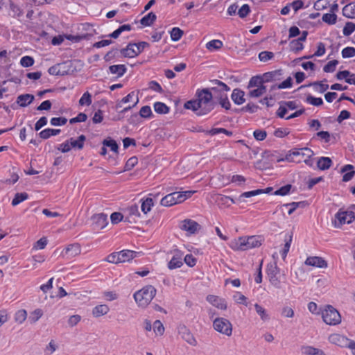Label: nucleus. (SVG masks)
Here are the masks:
<instances>
[{
    "label": "nucleus",
    "instance_id": "f257e3e1",
    "mask_svg": "<svg viewBox=\"0 0 355 355\" xmlns=\"http://www.w3.org/2000/svg\"><path fill=\"white\" fill-rule=\"evenodd\" d=\"M197 99L184 103V107L191 110L198 115H205L214 108L213 95L209 89H203L196 92Z\"/></svg>",
    "mask_w": 355,
    "mask_h": 355
},
{
    "label": "nucleus",
    "instance_id": "2f4dec72",
    "mask_svg": "<svg viewBox=\"0 0 355 355\" xmlns=\"http://www.w3.org/2000/svg\"><path fill=\"white\" fill-rule=\"evenodd\" d=\"M109 69L111 73L120 77L125 73L127 69L124 64H116L110 66Z\"/></svg>",
    "mask_w": 355,
    "mask_h": 355
},
{
    "label": "nucleus",
    "instance_id": "423d86ee",
    "mask_svg": "<svg viewBox=\"0 0 355 355\" xmlns=\"http://www.w3.org/2000/svg\"><path fill=\"white\" fill-rule=\"evenodd\" d=\"M353 212L347 209H340L335 215L333 224L335 227L339 228L343 225L349 224L354 220Z\"/></svg>",
    "mask_w": 355,
    "mask_h": 355
},
{
    "label": "nucleus",
    "instance_id": "58836bf2",
    "mask_svg": "<svg viewBox=\"0 0 355 355\" xmlns=\"http://www.w3.org/2000/svg\"><path fill=\"white\" fill-rule=\"evenodd\" d=\"M223 46V42L219 40H213L206 44L208 50L212 51L218 50Z\"/></svg>",
    "mask_w": 355,
    "mask_h": 355
},
{
    "label": "nucleus",
    "instance_id": "de8ad7c7",
    "mask_svg": "<svg viewBox=\"0 0 355 355\" xmlns=\"http://www.w3.org/2000/svg\"><path fill=\"white\" fill-rule=\"evenodd\" d=\"M153 331L157 336L163 335L164 332V327L160 320H155L153 323Z\"/></svg>",
    "mask_w": 355,
    "mask_h": 355
},
{
    "label": "nucleus",
    "instance_id": "5fc2aeb1",
    "mask_svg": "<svg viewBox=\"0 0 355 355\" xmlns=\"http://www.w3.org/2000/svg\"><path fill=\"white\" fill-rule=\"evenodd\" d=\"M103 144L104 146H107L110 148V150L114 153L118 152V144L113 139H105L103 141Z\"/></svg>",
    "mask_w": 355,
    "mask_h": 355
},
{
    "label": "nucleus",
    "instance_id": "4c0bfd02",
    "mask_svg": "<svg viewBox=\"0 0 355 355\" xmlns=\"http://www.w3.org/2000/svg\"><path fill=\"white\" fill-rule=\"evenodd\" d=\"M254 309L256 310L257 313L260 316L261 320L267 321L269 320V315L266 310L263 306H261L259 304H255Z\"/></svg>",
    "mask_w": 355,
    "mask_h": 355
},
{
    "label": "nucleus",
    "instance_id": "c756f323",
    "mask_svg": "<svg viewBox=\"0 0 355 355\" xmlns=\"http://www.w3.org/2000/svg\"><path fill=\"white\" fill-rule=\"evenodd\" d=\"M182 264L183 263L182 261L181 256L178 255V252H177V254L173 256L171 260L168 262V267L169 269L173 270L180 268Z\"/></svg>",
    "mask_w": 355,
    "mask_h": 355
},
{
    "label": "nucleus",
    "instance_id": "412c9836",
    "mask_svg": "<svg viewBox=\"0 0 355 355\" xmlns=\"http://www.w3.org/2000/svg\"><path fill=\"white\" fill-rule=\"evenodd\" d=\"M301 350L304 355H326L323 350L310 345L302 346Z\"/></svg>",
    "mask_w": 355,
    "mask_h": 355
},
{
    "label": "nucleus",
    "instance_id": "052dcab7",
    "mask_svg": "<svg viewBox=\"0 0 355 355\" xmlns=\"http://www.w3.org/2000/svg\"><path fill=\"white\" fill-rule=\"evenodd\" d=\"M342 56L343 58H349L355 56V48L346 47L342 51Z\"/></svg>",
    "mask_w": 355,
    "mask_h": 355
},
{
    "label": "nucleus",
    "instance_id": "c03bdc74",
    "mask_svg": "<svg viewBox=\"0 0 355 355\" xmlns=\"http://www.w3.org/2000/svg\"><path fill=\"white\" fill-rule=\"evenodd\" d=\"M293 80L291 77H288L286 78L284 81H283L282 83L279 84L278 85H275L271 87V90L275 89H286V88H290L292 86Z\"/></svg>",
    "mask_w": 355,
    "mask_h": 355
},
{
    "label": "nucleus",
    "instance_id": "f704fd0d",
    "mask_svg": "<svg viewBox=\"0 0 355 355\" xmlns=\"http://www.w3.org/2000/svg\"><path fill=\"white\" fill-rule=\"evenodd\" d=\"M141 209L144 214L148 213L152 207L153 206V199L150 198H147L145 200H141Z\"/></svg>",
    "mask_w": 355,
    "mask_h": 355
},
{
    "label": "nucleus",
    "instance_id": "a878e982",
    "mask_svg": "<svg viewBox=\"0 0 355 355\" xmlns=\"http://www.w3.org/2000/svg\"><path fill=\"white\" fill-rule=\"evenodd\" d=\"M353 169L354 166L350 164H347L342 168V172H346L343 177V181L348 182L354 177L355 171Z\"/></svg>",
    "mask_w": 355,
    "mask_h": 355
},
{
    "label": "nucleus",
    "instance_id": "774afa93",
    "mask_svg": "<svg viewBox=\"0 0 355 355\" xmlns=\"http://www.w3.org/2000/svg\"><path fill=\"white\" fill-rule=\"evenodd\" d=\"M338 62L336 60L329 61L324 67V71L327 73L333 72L336 69V67L338 64Z\"/></svg>",
    "mask_w": 355,
    "mask_h": 355
},
{
    "label": "nucleus",
    "instance_id": "864d4df0",
    "mask_svg": "<svg viewBox=\"0 0 355 355\" xmlns=\"http://www.w3.org/2000/svg\"><path fill=\"white\" fill-rule=\"evenodd\" d=\"M355 31V24L353 22H347L345 24L343 33L345 36L350 35Z\"/></svg>",
    "mask_w": 355,
    "mask_h": 355
},
{
    "label": "nucleus",
    "instance_id": "680f3d73",
    "mask_svg": "<svg viewBox=\"0 0 355 355\" xmlns=\"http://www.w3.org/2000/svg\"><path fill=\"white\" fill-rule=\"evenodd\" d=\"M217 200L219 203L225 205L227 207L230 206V203H235V200L233 198L225 196H219L217 198Z\"/></svg>",
    "mask_w": 355,
    "mask_h": 355
},
{
    "label": "nucleus",
    "instance_id": "a18cd8bd",
    "mask_svg": "<svg viewBox=\"0 0 355 355\" xmlns=\"http://www.w3.org/2000/svg\"><path fill=\"white\" fill-rule=\"evenodd\" d=\"M27 318V312L24 309L19 310L15 315V321L19 324H22Z\"/></svg>",
    "mask_w": 355,
    "mask_h": 355
},
{
    "label": "nucleus",
    "instance_id": "cd10ccee",
    "mask_svg": "<svg viewBox=\"0 0 355 355\" xmlns=\"http://www.w3.org/2000/svg\"><path fill=\"white\" fill-rule=\"evenodd\" d=\"M85 139H86V137L83 135L79 136L78 139H74L73 138H71L69 140L71 148H73L82 149L83 148L84 142H85Z\"/></svg>",
    "mask_w": 355,
    "mask_h": 355
},
{
    "label": "nucleus",
    "instance_id": "338daca9",
    "mask_svg": "<svg viewBox=\"0 0 355 355\" xmlns=\"http://www.w3.org/2000/svg\"><path fill=\"white\" fill-rule=\"evenodd\" d=\"M315 91L323 93L329 88V85L327 84H324L322 83L315 82L312 84Z\"/></svg>",
    "mask_w": 355,
    "mask_h": 355
},
{
    "label": "nucleus",
    "instance_id": "c9c22d12",
    "mask_svg": "<svg viewBox=\"0 0 355 355\" xmlns=\"http://www.w3.org/2000/svg\"><path fill=\"white\" fill-rule=\"evenodd\" d=\"M263 83H264L261 76H253L250 78L248 87L252 88L263 87L264 86Z\"/></svg>",
    "mask_w": 355,
    "mask_h": 355
},
{
    "label": "nucleus",
    "instance_id": "ea45409f",
    "mask_svg": "<svg viewBox=\"0 0 355 355\" xmlns=\"http://www.w3.org/2000/svg\"><path fill=\"white\" fill-rule=\"evenodd\" d=\"M131 28H132L131 26L129 24H125V25L121 26L119 28L115 30L112 33L109 35V37L116 39L121 35V33H123V31H130L131 30Z\"/></svg>",
    "mask_w": 355,
    "mask_h": 355
},
{
    "label": "nucleus",
    "instance_id": "79ce46f5",
    "mask_svg": "<svg viewBox=\"0 0 355 355\" xmlns=\"http://www.w3.org/2000/svg\"><path fill=\"white\" fill-rule=\"evenodd\" d=\"M28 195L24 192V193H17L15 194V198L12 199V205L16 206L21 203V202L26 200L28 199Z\"/></svg>",
    "mask_w": 355,
    "mask_h": 355
},
{
    "label": "nucleus",
    "instance_id": "69168bd1",
    "mask_svg": "<svg viewBox=\"0 0 355 355\" xmlns=\"http://www.w3.org/2000/svg\"><path fill=\"white\" fill-rule=\"evenodd\" d=\"M274 57V53L270 51H262L259 54V58L261 62H267Z\"/></svg>",
    "mask_w": 355,
    "mask_h": 355
},
{
    "label": "nucleus",
    "instance_id": "5701e85b",
    "mask_svg": "<svg viewBox=\"0 0 355 355\" xmlns=\"http://www.w3.org/2000/svg\"><path fill=\"white\" fill-rule=\"evenodd\" d=\"M332 165V161L329 157H321L317 162V166L320 170L324 171L329 169Z\"/></svg>",
    "mask_w": 355,
    "mask_h": 355
},
{
    "label": "nucleus",
    "instance_id": "e2e57ef3",
    "mask_svg": "<svg viewBox=\"0 0 355 355\" xmlns=\"http://www.w3.org/2000/svg\"><path fill=\"white\" fill-rule=\"evenodd\" d=\"M50 122L53 126H60L66 124L67 119L65 117H53Z\"/></svg>",
    "mask_w": 355,
    "mask_h": 355
},
{
    "label": "nucleus",
    "instance_id": "e433bc0d",
    "mask_svg": "<svg viewBox=\"0 0 355 355\" xmlns=\"http://www.w3.org/2000/svg\"><path fill=\"white\" fill-rule=\"evenodd\" d=\"M160 204L164 207H171L175 205L176 203L173 193H169L162 198Z\"/></svg>",
    "mask_w": 355,
    "mask_h": 355
},
{
    "label": "nucleus",
    "instance_id": "1a4fd4ad",
    "mask_svg": "<svg viewBox=\"0 0 355 355\" xmlns=\"http://www.w3.org/2000/svg\"><path fill=\"white\" fill-rule=\"evenodd\" d=\"M180 228L186 231L188 234H193L200 231L201 226L195 220L191 219H185L180 223Z\"/></svg>",
    "mask_w": 355,
    "mask_h": 355
},
{
    "label": "nucleus",
    "instance_id": "393cba45",
    "mask_svg": "<svg viewBox=\"0 0 355 355\" xmlns=\"http://www.w3.org/2000/svg\"><path fill=\"white\" fill-rule=\"evenodd\" d=\"M136 252L132 250H122L119 252L117 255L119 257L120 262H126L132 260L135 257Z\"/></svg>",
    "mask_w": 355,
    "mask_h": 355
},
{
    "label": "nucleus",
    "instance_id": "603ef678",
    "mask_svg": "<svg viewBox=\"0 0 355 355\" xmlns=\"http://www.w3.org/2000/svg\"><path fill=\"white\" fill-rule=\"evenodd\" d=\"M337 16L334 13H326L322 16V20L328 24H334L336 22Z\"/></svg>",
    "mask_w": 355,
    "mask_h": 355
},
{
    "label": "nucleus",
    "instance_id": "c85d7f7f",
    "mask_svg": "<svg viewBox=\"0 0 355 355\" xmlns=\"http://www.w3.org/2000/svg\"><path fill=\"white\" fill-rule=\"evenodd\" d=\"M343 14L347 18H355V3H350L343 8Z\"/></svg>",
    "mask_w": 355,
    "mask_h": 355
},
{
    "label": "nucleus",
    "instance_id": "b1692460",
    "mask_svg": "<svg viewBox=\"0 0 355 355\" xmlns=\"http://www.w3.org/2000/svg\"><path fill=\"white\" fill-rule=\"evenodd\" d=\"M232 99L234 103L241 105L245 102L244 92L239 89H235L232 94Z\"/></svg>",
    "mask_w": 355,
    "mask_h": 355
},
{
    "label": "nucleus",
    "instance_id": "a19ab883",
    "mask_svg": "<svg viewBox=\"0 0 355 355\" xmlns=\"http://www.w3.org/2000/svg\"><path fill=\"white\" fill-rule=\"evenodd\" d=\"M154 110L158 114H167L169 112V107L161 102H156L154 104Z\"/></svg>",
    "mask_w": 355,
    "mask_h": 355
},
{
    "label": "nucleus",
    "instance_id": "dca6fc26",
    "mask_svg": "<svg viewBox=\"0 0 355 355\" xmlns=\"http://www.w3.org/2000/svg\"><path fill=\"white\" fill-rule=\"evenodd\" d=\"M291 155L293 156H300L302 158H311L313 156V152L309 148H303L300 149H296L293 150L288 156L286 157V159L290 160V157Z\"/></svg>",
    "mask_w": 355,
    "mask_h": 355
},
{
    "label": "nucleus",
    "instance_id": "bf43d9fd",
    "mask_svg": "<svg viewBox=\"0 0 355 355\" xmlns=\"http://www.w3.org/2000/svg\"><path fill=\"white\" fill-rule=\"evenodd\" d=\"M233 299L238 304H242L245 306H248L246 297L239 292H237L234 295Z\"/></svg>",
    "mask_w": 355,
    "mask_h": 355
},
{
    "label": "nucleus",
    "instance_id": "49530a36",
    "mask_svg": "<svg viewBox=\"0 0 355 355\" xmlns=\"http://www.w3.org/2000/svg\"><path fill=\"white\" fill-rule=\"evenodd\" d=\"M170 33L171 40L175 42H177L179 40H180V38L183 35V31L178 27L173 28Z\"/></svg>",
    "mask_w": 355,
    "mask_h": 355
},
{
    "label": "nucleus",
    "instance_id": "6e6552de",
    "mask_svg": "<svg viewBox=\"0 0 355 355\" xmlns=\"http://www.w3.org/2000/svg\"><path fill=\"white\" fill-rule=\"evenodd\" d=\"M82 30L87 31L86 33L78 34L76 35H65V37L74 42H78L83 40H89L91 37H92L95 33V29L93 26L89 24H84L81 25Z\"/></svg>",
    "mask_w": 355,
    "mask_h": 355
},
{
    "label": "nucleus",
    "instance_id": "0eeeda50",
    "mask_svg": "<svg viewBox=\"0 0 355 355\" xmlns=\"http://www.w3.org/2000/svg\"><path fill=\"white\" fill-rule=\"evenodd\" d=\"M214 329L227 336H230L232 334V324L226 318H216L213 321Z\"/></svg>",
    "mask_w": 355,
    "mask_h": 355
},
{
    "label": "nucleus",
    "instance_id": "3c124183",
    "mask_svg": "<svg viewBox=\"0 0 355 355\" xmlns=\"http://www.w3.org/2000/svg\"><path fill=\"white\" fill-rule=\"evenodd\" d=\"M92 96L88 92H85L79 100L80 105H89L92 104Z\"/></svg>",
    "mask_w": 355,
    "mask_h": 355
},
{
    "label": "nucleus",
    "instance_id": "13d9d810",
    "mask_svg": "<svg viewBox=\"0 0 355 355\" xmlns=\"http://www.w3.org/2000/svg\"><path fill=\"white\" fill-rule=\"evenodd\" d=\"M301 203L302 202H294L292 203L284 204L281 207V209L282 211H284L285 208L289 207V209L288 210V214L289 215H291Z\"/></svg>",
    "mask_w": 355,
    "mask_h": 355
},
{
    "label": "nucleus",
    "instance_id": "2eb2a0df",
    "mask_svg": "<svg viewBox=\"0 0 355 355\" xmlns=\"http://www.w3.org/2000/svg\"><path fill=\"white\" fill-rule=\"evenodd\" d=\"M304 263L307 266L320 268H325L327 267V261L320 257H309L306 259Z\"/></svg>",
    "mask_w": 355,
    "mask_h": 355
},
{
    "label": "nucleus",
    "instance_id": "f03ea898",
    "mask_svg": "<svg viewBox=\"0 0 355 355\" xmlns=\"http://www.w3.org/2000/svg\"><path fill=\"white\" fill-rule=\"evenodd\" d=\"M264 239L261 236H240L230 241L229 245L234 251H246L261 246Z\"/></svg>",
    "mask_w": 355,
    "mask_h": 355
},
{
    "label": "nucleus",
    "instance_id": "4be33fe9",
    "mask_svg": "<svg viewBox=\"0 0 355 355\" xmlns=\"http://www.w3.org/2000/svg\"><path fill=\"white\" fill-rule=\"evenodd\" d=\"M34 100V96L32 94H22L19 95L17 98V103L21 107H26L30 105Z\"/></svg>",
    "mask_w": 355,
    "mask_h": 355
},
{
    "label": "nucleus",
    "instance_id": "4d7b16f0",
    "mask_svg": "<svg viewBox=\"0 0 355 355\" xmlns=\"http://www.w3.org/2000/svg\"><path fill=\"white\" fill-rule=\"evenodd\" d=\"M291 241H292V235H288V237L285 240L284 247L281 252L283 259L286 258L287 253L289 251Z\"/></svg>",
    "mask_w": 355,
    "mask_h": 355
},
{
    "label": "nucleus",
    "instance_id": "4468645a",
    "mask_svg": "<svg viewBox=\"0 0 355 355\" xmlns=\"http://www.w3.org/2000/svg\"><path fill=\"white\" fill-rule=\"evenodd\" d=\"M272 189L271 187H268L266 189H257L254 191H247L241 193L239 198L236 199L238 202H245V198H251L252 196H255L257 195L262 194V193H269Z\"/></svg>",
    "mask_w": 355,
    "mask_h": 355
},
{
    "label": "nucleus",
    "instance_id": "bb28decb",
    "mask_svg": "<svg viewBox=\"0 0 355 355\" xmlns=\"http://www.w3.org/2000/svg\"><path fill=\"white\" fill-rule=\"evenodd\" d=\"M64 64H58L51 67L48 72L49 74L53 76H64L67 74V71L65 69H62V67Z\"/></svg>",
    "mask_w": 355,
    "mask_h": 355
},
{
    "label": "nucleus",
    "instance_id": "72a5a7b5",
    "mask_svg": "<svg viewBox=\"0 0 355 355\" xmlns=\"http://www.w3.org/2000/svg\"><path fill=\"white\" fill-rule=\"evenodd\" d=\"M60 132V129L46 128L40 132V137L42 139H46L49 138L51 136H55V135H58Z\"/></svg>",
    "mask_w": 355,
    "mask_h": 355
},
{
    "label": "nucleus",
    "instance_id": "9b49d317",
    "mask_svg": "<svg viewBox=\"0 0 355 355\" xmlns=\"http://www.w3.org/2000/svg\"><path fill=\"white\" fill-rule=\"evenodd\" d=\"M328 340L331 344L340 347H347L351 340L339 334H332L329 336Z\"/></svg>",
    "mask_w": 355,
    "mask_h": 355
},
{
    "label": "nucleus",
    "instance_id": "09e8293b",
    "mask_svg": "<svg viewBox=\"0 0 355 355\" xmlns=\"http://www.w3.org/2000/svg\"><path fill=\"white\" fill-rule=\"evenodd\" d=\"M290 48L292 51L299 52L303 49L304 46L302 43L297 39L293 40L290 42Z\"/></svg>",
    "mask_w": 355,
    "mask_h": 355
},
{
    "label": "nucleus",
    "instance_id": "aec40b11",
    "mask_svg": "<svg viewBox=\"0 0 355 355\" xmlns=\"http://www.w3.org/2000/svg\"><path fill=\"white\" fill-rule=\"evenodd\" d=\"M282 76V70H275L270 72H267L263 74L262 79L263 83H268L271 81L278 80L280 79Z\"/></svg>",
    "mask_w": 355,
    "mask_h": 355
},
{
    "label": "nucleus",
    "instance_id": "7ed1b4c3",
    "mask_svg": "<svg viewBox=\"0 0 355 355\" xmlns=\"http://www.w3.org/2000/svg\"><path fill=\"white\" fill-rule=\"evenodd\" d=\"M156 295V289L150 285L143 287L134 294V299L140 307H146Z\"/></svg>",
    "mask_w": 355,
    "mask_h": 355
},
{
    "label": "nucleus",
    "instance_id": "0e129e2a",
    "mask_svg": "<svg viewBox=\"0 0 355 355\" xmlns=\"http://www.w3.org/2000/svg\"><path fill=\"white\" fill-rule=\"evenodd\" d=\"M20 64L24 67H28L34 64V59L31 56H24L21 58Z\"/></svg>",
    "mask_w": 355,
    "mask_h": 355
},
{
    "label": "nucleus",
    "instance_id": "a211bd4d",
    "mask_svg": "<svg viewBox=\"0 0 355 355\" xmlns=\"http://www.w3.org/2000/svg\"><path fill=\"white\" fill-rule=\"evenodd\" d=\"M136 44H129L126 48L121 50V53L125 58H135L139 54V51L136 50Z\"/></svg>",
    "mask_w": 355,
    "mask_h": 355
},
{
    "label": "nucleus",
    "instance_id": "8fccbe9b",
    "mask_svg": "<svg viewBox=\"0 0 355 355\" xmlns=\"http://www.w3.org/2000/svg\"><path fill=\"white\" fill-rule=\"evenodd\" d=\"M134 92H130L126 96L123 98L120 101H119L116 105V110H119L122 107L123 104L128 103L130 102L133 97H135Z\"/></svg>",
    "mask_w": 355,
    "mask_h": 355
},
{
    "label": "nucleus",
    "instance_id": "20e7f679",
    "mask_svg": "<svg viewBox=\"0 0 355 355\" xmlns=\"http://www.w3.org/2000/svg\"><path fill=\"white\" fill-rule=\"evenodd\" d=\"M323 321L329 325H336L341 322L339 312L332 306L326 305L321 311Z\"/></svg>",
    "mask_w": 355,
    "mask_h": 355
},
{
    "label": "nucleus",
    "instance_id": "f3484780",
    "mask_svg": "<svg viewBox=\"0 0 355 355\" xmlns=\"http://www.w3.org/2000/svg\"><path fill=\"white\" fill-rule=\"evenodd\" d=\"M110 311V307L107 304H98L92 309V314L93 317L98 318L105 315Z\"/></svg>",
    "mask_w": 355,
    "mask_h": 355
},
{
    "label": "nucleus",
    "instance_id": "9d476101",
    "mask_svg": "<svg viewBox=\"0 0 355 355\" xmlns=\"http://www.w3.org/2000/svg\"><path fill=\"white\" fill-rule=\"evenodd\" d=\"M80 245L78 243L68 245L62 252V256L65 259H71L80 254Z\"/></svg>",
    "mask_w": 355,
    "mask_h": 355
},
{
    "label": "nucleus",
    "instance_id": "37998d69",
    "mask_svg": "<svg viewBox=\"0 0 355 355\" xmlns=\"http://www.w3.org/2000/svg\"><path fill=\"white\" fill-rule=\"evenodd\" d=\"M266 92V86L257 87L255 89H251L248 94L250 97L252 98H258L261 96Z\"/></svg>",
    "mask_w": 355,
    "mask_h": 355
},
{
    "label": "nucleus",
    "instance_id": "7c9ffc66",
    "mask_svg": "<svg viewBox=\"0 0 355 355\" xmlns=\"http://www.w3.org/2000/svg\"><path fill=\"white\" fill-rule=\"evenodd\" d=\"M43 314L44 312L41 309H36L30 313L28 321L31 324H35L42 317Z\"/></svg>",
    "mask_w": 355,
    "mask_h": 355
},
{
    "label": "nucleus",
    "instance_id": "6ab92c4d",
    "mask_svg": "<svg viewBox=\"0 0 355 355\" xmlns=\"http://www.w3.org/2000/svg\"><path fill=\"white\" fill-rule=\"evenodd\" d=\"M92 219L97 227L100 229H103L108 223L107 216L103 213L94 215Z\"/></svg>",
    "mask_w": 355,
    "mask_h": 355
},
{
    "label": "nucleus",
    "instance_id": "ddd939ff",
    "mask_svg": "<svg viewBox=\"0 0 355 355\" xmlns=\"http://www.w3.org/2000/svg\"><path fill=\"white\" fill-rule=\"evenodd\" d=\"M178 334L181 336V338L189 345L192 346L197 345V341L193 335L184 325L179 327Z\"/></svg>",
    "mask_w": 355,
    "mask_h": 355
},
{
    "label": "nucleus",
    "instance_id": "473e14b6",
    "mask_svg": "<svg viewBox=\"0 0 355 355\" xmlns=\"http://www.w3.org/2000/svg\"><path fill=\"white\" fill-rule=\"evenodd\" d=\"M156 15L154 12H150L148 15L141 18V19L140 20V23L143 26H149L154 23V21L156 20Z\"/></svg>",
    "mask_w": 355,
    "mask_h": 355
},
{
    "label": "nucleus",
    "instance_id": "6e6d98bb",
    "mask_svg": "<svg viewBox=\"0 0 355 355\" xmlns=\"http://www.w3.org/2000/svg\"><path fill=\"white\" fill-rule=\"evenodd\" d=\"M282 315L284 318H292L294 317V310L288 306H284L282 309Z\"/></svg>",
    "mask_w": 355,
    "mask_h": 355
},
{
    "label": "nucleus",
    "instance_id": "39448f33",
    "mask_svg": "<svg viewBox=\"0 0 355 355\" xmlns=\"http://www.w3.org/2000/svg\"><path fill=\"white\" fill-rule=\"evenodd\" d=\"M266 273L271 285L276 288H281L280 269L277 266V263L273 262L268 264Z\"/></svg>",
    "mask_w": 355,
    "mask_h": 355
},
{
    "label": "nucleus",
    "instance_id": "f8f14e48",
    "mask_svg": "<svg viewBox=\"0 0 355 355\" xmlns=\"http://www.w3.org/2000/svg\"><path fill=\"white\" fill-rule=\"evenodd\" d=\"M206 300L211 305L220 310H226L227 308V302L225 299L214 295H209Z\"/></svg>",
    "mask_w": 355,
    "mask_h": 355
}]
</instances>
